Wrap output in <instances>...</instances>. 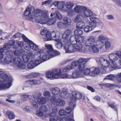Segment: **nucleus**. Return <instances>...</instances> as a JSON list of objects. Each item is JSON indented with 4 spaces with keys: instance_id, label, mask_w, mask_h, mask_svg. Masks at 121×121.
Here are the masks:
<instances>
[{
    "instance_id": "a211bd4d",
    "label": "nucleus",
    "mask_w": 121,
    "mask_h": 121,
    "mask_svg": "<svg viewBox=\"0 0 121 121\" xmlns=\"http://www.w3.org/2000/svg\"><path fill=\"white\" fill-rule=\"evenodd\" d=\"M118 51L116 52L115 53L110 54L108 56L109 60L113 61H117L118 59V57L121 59V57H120L118 54Z\"/></svg>"
},
{
    "instance_id": "dca6fc26",
    "label": "nucleus",
    "mask_w": 121,
    "mask_h": 121,
    "mask_svg": "<svg viewBox=\"0 0 121 121\" xmlns=\"http://www.w3.org/2000/svg\"><path fill=\"white\" fill-rule=\"evenodd\" d=\"M75 52H86L87 50L86 48L85 47H83L81 43H77L75 45Z\"/></svg>"
},
{
    "instance_id": "0eeeda50",
    "label": "nucleus",
    "mask_w": 121,
    "mask_h": 121,
    "mask_svg": "<svg viewBox=\"0 0 121 121\" xmlns=\"http://www.w3.org/2000/svg\"><path fill=\"white\" fill-rule=\"evenodd\" d=\"M65 44L64 48L66 53H73L75 52L74 44H69L67 41L65 42Z\"/></svg>"
},
{
    "instance_id": "7ed1b4c3",
    "label": "nucleus",
    "mask_w": 121,
    "mask_h": 121,
    "mask_svg": "<svg viewBox=\"0 0 121 121\" xmlns=\"http://www.w3.org/2000/svg\"><path fill=\"white\" fill-rule=\"evenodd\" d=\"M0 77L4 81H0V90L9 88L11 86L10 79L5 73L4 71L0 69Z\"/></svg>"
},
{
    "instance_id": "473e14b6",
    "label": "nucleus",
    "mask_w": 121,
    "mask_h": 121,
    "mask_svg": "<svg viewBox=\"0 0 121 121\" xmlns=\"http://www.w3.org/2000/svg\"><path fill=\"white\" fill-rule=\"evenodd\" d=\"M47 101V99L45 98L42 97L39 98L37 100L38 103L40 104H45Z\"/></svg>"
},
{
    "instance_id": "3c124183",
    "label": "nucleus",
    "mask_w": 121,
    "mask_h": 121,
    "mask_svg": "<svg viewBox=\"0 0 121 121\" xmlns=\"http://www.w3.org/2000/svg\"><path fill=\"white\" fill-rule=\"evenodd\" d=\"M30 103L35 108H37L38 107V105L36 101L34 99L31 100Z\"/></svg>"
},
{
    "instance_id": "f704fd0d",
    "label": "nucleus",
    "mask_w": 121,
    "mask_h": 121,
    "mask_svg": "<svg viewBox=\"0 0 121 121\" xmlns=\"http://www.w3.org/2000/svg\"><path fill=\"white\" fill-rule=\"evenodd\" d=\"M70 41L71 44H76L77 43V38L74 35L71 36L70 38Z\"/></svg>"
},
{
    "instance_id": "4468645a",
    "label": "nucleus",
    "mask_w": 121,
    "mask_h": 121,
    "mask_svg": "<svg viewBox=\"0 0 121 121\" xmlns=\"http://www.w3.org/2000/svg\"><path fill=\"white\" fill-rule=\"evenodd\" d=\"M57 69H55L52 70V72L50 71H48L46 73V76L48 78L52 77L53 78L57 79L58 77V75H57Z\"/></svg>"
},
{
    "instance_id": "4d7b16f0",
    "label": "nucleus",
    "mask_w": 121,
    "mask_h": 121,
    "mask_svg": "<svg viewBox=\"0 0 121 121\" xmlns=\"http://www.w3.org/2000/svg\"><path fill=\"white\" fill-rule=\"evenodd\" d=\"M39 110L44 112H46L48 111L47 108L45 105H43L41 106L39 108Z\"/></svg>"
},
{
    "instance_id": "ea45409f",
    "label": "nucleus",
    "mask_w": 121,
    "mask_h": 121,
    "mask_svg": "<svg viewBox=\"0 0 121 121\" xmlns=\"http://www.w3.org/2000/svg\"><path fill=\"white\" fill-rule=\"evenodd\" d=\"M58 99H57L56 97L54 96H52L50 98V101L52 104L57 105Z\"/></svg>"
},
{
    "instance_id": "cd10ccee",
    "label": "nucleus",
    "mask_w": 121,
    "mask_h": 121,
    "mask_svg": "<svg viewBox=\"0 0 121 121\" xmlns=\"http://www.w3.org/2000/svg\"><path fill=\"white\" fill-rule=\"evenodd\" d=\"M60 96L62 98L67 99L70 96V94L66 91H63L61 92L60 94Z\"/></svg>"
},
{
    "instance_id": "338daca9",
    "label": "nucleus",
    "mask_w": 121,
    "mask_h": 121,
    "mask_svg": "<svg viewBox=\"0 0 121 121\" xmlns=\"http://www.w3.org/2000/svg\"><path fill=\"white\" fill-rule=\"evenodd\" d=\"M42 95V93L40 92H37L33 96L35 99H37Z\"/></svg>"
},
{
    "instance_id": "bf43d9fd",
    "label": "nucleus",
    "mask_w": 121,
    "mask_h": 121,
    "mask_svg": "<svg viewBox=\"0 0 121 121\" xmlns=\"http://www.w3.org/2000/svg\"><path fill=\"white\" fill-rule=\"evenodd\" d=\"M71 100L72 101L70 102L69 103V107H71V108H72L73 109L74 107L76 106V105L75 103H73V102L72 101H73L74 102V101H73V99L71 98Z\"/></svg>"
},
{
    "instance_id": "e2e57ef3",
    "label": "nucleus",
    "mask_w": 121,
    "mask_h": 121,
    "mask_svg": "<svg viewBox=\"0 0 121 121\" xmlns=\"http://www.w3.org/2000/svg\"><path fill=\"white\" fill-rule=\"evenodd\" d=\"M58 101L57 105L64 106L65 104V101L62 99H59Z\"/></svg>"
},
{
    "instance_id": "6ab92c4d",
    "label": "nucleus",
    "mask_w": 121,
    "mask_h": 121,
    "mask_svg": "<svg viewBox=\"0 0 121 121\" xmlns=\"http://www.w3.org/2000/svg\"><path fill=\"white\" fill-rule=\"evenodd\" d=\"M81 72L77 70L74 71L73 72L72 75L71 76V78L74 79L82 77L83 76L81 73Z\"/></svg>"
},
{
    "instance_id": "13d9d810",
    "label": "nucleus",
    "mask_w": 121,
    "mask_h": 121,
    "mask_svg": "<svg viewBox=\"0 0 121 121\" xmlns=\"http://www.w3.org/2000/svg\"><path fill=\"white\" fill-rule=\"evenodd\" d=\"M59 114L61 116L65 115V117L67 118V119H68V117L67 116L66 112L64 109H61L60 110L59 112Z\"/></svg>"
},
{
    "instance_id": "603ef678",
    "label": "nucleus",
    "mask_w": 121,
    "mask_h": 121,
    "mask_svg": "<svg viewBox=\"0 0 121 121\" xmlns=\"http://www.w3.org/2000/svg\"><path fill=\"white\" fill-rule=\"evenodd\" d=\"M111 43L108 40L105 42V47L106 49H109L111 47Z\"/></svg>"
},
{
    "instance_id": "a18cd8bd",
    "label": "nucleus",
    "mask_w": 121,
    "mask_h": 121,
    "mask_svg": "<svg viewBox=\"0 0 121 121\" xmlns=\"http://www.w3.org/2000/svg\"><path fill=\"white\" fill-rule=\"evenodd\" d=\"M27 66L28 68L30 69H32L35 68V66L34 62L32 60L30 61L27 64Z\"/></svg>"
},
{
    "instance_id": "5fc2aeb1",
    "label": "nucleus",
    "mask_w": 121,
    "mask_h": 121,
    "mask_svg": "<svg viewBox=\"0 0 121 121\" xmlns=\"http://www.w3.org/2000/svg\"><path fill=\"white\" fill-rule=\"evenodd\" d=\"M84 30L85 32H89L92 30V27L89 26H86L84 28Z\"/></svg>"
},
{
    "instance_id": "f03ea898",
    "label": "nucleus",
    "mask_w": 121,
    "mask_h": 121,
    "mask_svg": "<svg viewBox=\"0 0 121 121\" xmlns=\"http://www.w3.org/2000/svg\"><path fill=\"white\" fill-rule=\"evenodd\" d=\"M42 11L36 9H35L34 7H28L25 10L23 14L26 19L32 22L34 19L35 16L40 14Z\"/></svg>"
},
{
    "instance_id": "0e129e2a",
    "label": "nucleus",
    "mask_w": 121,
    "mask_h": 121,
    "mask_svg": "<svg viewBox=\"0 0 121 121\" xmlns=\"http://www.w3.org/2000/svg\"><path fill=\"white\" fill-rule=\"evenodd\" d=\"M81 17H82L81 16V14L78 15L74 20V22H77L81 20Z\"/></svg>"
},
{
    "instance_id": "2eb2a0df",
    "label": "nucleus",
    "mask_w": 121,
    "mask_h": 121,
    "mask_svg": "<svg viewBox=\"0 0 121 121\" xmlns=\"http://www.w3.org/2000/svg\"><path fill=\"white\" fill-rule=\"evenodd\" d=\"M65 2L63 1L56 0L53 2V4L55 6L57 7V9L59 10H63L64 8L65 4Z\"/></svg>"
},
{
    "instance_id": "f257e3e1",
    "label": "nucleus",
    "mask_w": 121,
    "mask_h": 121,
    "mask_svg": "<svg viewBox=\"0 0 121 121\" xmlns=\"http://www.w3.org/2000/svg\"><path fill=\"white\" fill-rule=\"evenodd\" d=\"M85 45L86 46L90 47L89 48L88 50L90 52L97 53L99 51V49H101L104 47V45L101 44L99 45L97 43L95 37L90 36L86 41Z\"/></svg>"
},
{
    "instance_id": "4be33fe9",
    "label": "nucleus",
    "mask_w": 121,
    "mask_h": 121,
    "mask_svg": "<svg viewBox=\"0 0 121 121\" xmlns=\"http://www.w3.org/2000/svg\"><path fill=\"white\" fill-rule=\"evenodd\" d=\"M41 16L43 21L45 22L46 24L47 20L49 18L47 11L45 10H42L41 12Z\"/></svg>"
},
{
    "instance_id": "052dcab7",
    "label": "nucleus",
    "mask_w": 121,
    "mask_h": 121,
    "mask_svg": "<svg viewBox=\"0 0 121 121\" xmlns=\"http://www.w3.org/2000/svg\"><path fill=\"white\" fill-rule=\"evenodd\" d=\"M110 64L109 61L106 60L102 64L101 66L104 67H107Z\"/></svg>"
},
{
    "instance_id": "c03bdc74",
    "label": "nucleus",
    "mask_w": 121,
    "mask_h": 121,
    "mask_svg": "<svg viewBox=\"0 0 121 121\" xmlns=\"http://www.w3.org/2000/svg\"><path fill=\"white\" fill-rule=\"evenodd\" d=\"M31 49L35 51L38 50L39 49V46L38 45L34 43L33 42L31 41Z\"/></svg>"
},
{
    "instance_id": "7c9ffc66",
    "label": "nucleus",
    "mask_w": 121,
    "mask_h": 121,
    "mask_svg": "<svg viewBox=\"0 0 121 121\" xmlns=\"http://www.w3.org/2000/svg\"><path fill=\"white\" fill-rule=\"evenodd\" d=\"M35 20L36 22H38L42 24H45V22L43 21L41 16L39 15L36 16L35 17Z\"/></svg>"
},
{
    "instance_id": "9b49d317",
    "label": "nucleus",
    "mask_w": 121,
    "mask_h": 121,
    "mask_svg": "<svg viewBox=\"0 0 121 121\" xmlns=\"http://www.w3.org/2000/svg\"><path fill=\"white\" fill-rule=\"evenodd\" d=\"M60 36L59 34L58 36H56V38H54V39H55L54 40L56 42L55 44V46L56 48L59 49H61L63 47H64V46H65V42L67 41H64V44H63L62 43L61 39L60 38Z\"/></svg>"
},
{
    "instance_id": "423d86ee",
    "label": "nucleus",
    "mask_w": 121,
    "mask_h": 121,
    "mask_svg": "<svg viewBox=\"0 0 121 121\" xmlns=\"http://www.w3.org/2000/svg\"><path fill=\"white\" fill-rule=\"evenodd\" d=\"M59 34V33L58 32L56 33L55 31H53L50 33L48 31L46 34L43 36V37L45 39V41L52 40H54L55 39H54V38H56V36H58Z\"/></svg>"
},
{
    "instance_id": "4c0bfd02",
    "label": "nucleus",
    "mask_w": 121,
    "mask_h": 121,
    "mask_svg": "<svg viewBox=\"0 0 121 121\" xmlns=\"http://www.w3.org/2000/svg\"><path fill=\"white\" fill-rule=\"evenodd\" d=\"M81 59V58H79L78 60H75L73 61L71 64V67L73 68V69L74 67H76L78 65V66L80 60Z\"/></svg>"
},
{
    "instance_id": "680f3d73",
    "label": "nucleus",
    "mask_w": 121,
    "mask_h": 121,
    "mask_svg": "<svg viewBox=\"0 0 121 121\" xmlns=\"http://www.w3.org/2000/svg\"><path fill=\"white\" fill-rule=\"evenodd\" d=\"M108 106L111 108L114 109V110L117 112L118 110L116 106L113 104L108 103Z\"/></svg>"
},
{
    "instance_id": "c85d7f7f",
    "label": "nucleus",
    "mask_w": 121,
    "mask_h": 121,
    "mask_svg": "<svg viewBox=\"0 0 121 121\" xmlns=\"http://www.w3.org/2000/svg\"><path fill=\"white\" fill-rule=\"evenodd\" d=\"M6 114L9 118L10 120L14 119L15 117V116L14 113L12 111L9 110L6 112Z\"/></svg>"
},
{
    "instance_id": "20e7f679",
    "label": "nucleus",
    "mask_w": 121,
    "mask_h": 121,
    "mask_svg": "<svg viewBox=\"0 0 121 121\" xmlns=\"http://www.w3.org/2000/svg\"><path fill=\"white\" fill-rule=\"evenodd\" d=\"M73 9L75 12L81 13V16L83 18L89 17L93 15L91 10L85 7L77 5L74 7Z\"/></svg>"
},
{
    "instance_id": "5701e85b",
    "label": "nucleus",
    "mask_w": 121,
    "mask_h": 121,
    "mask_svg": "<svg viewBox=\"0 0 121 121\" xmlns=\"http://www.w3.org/2000/svg\"><path fill=\"white\" fill-rule=\"evenodd\" d=\"M50 90L52 94L54 95L59 94L60 92L59 88L56 86L51 88Z\"/></svg>"
},
{
    "instance_id": "39448f33",
    "label": "nucleus",
    "mask_w": 121,
    "mask_h": 121,
    "mask_svg": "<svg viewBox=\"0 0 121 121\" xmlns=\"http://www.w3.org/2000/svg\"><path fill=\"white\" fill-rule=\"evenodd\" d=\"M45 46L47 49V52L51 57H53L60 55L59 52L54 50L52 45L47 44L45 45Z\"/></svg>"
},
{
    "instance_id": "37998d69",
    "label": "nucleus",
    "mask_w": 121,
    "mask_h": 121,
    "mask_svg": "<svg viewBox=\"0 0 121 121\" xmlns=\"http://www.w3.org/2000/svg\"><path fill=\"white\" fill-rule=\"evenodd\" d=\"M22 59L24 63H27L29 60V56L26 54H23L22 55Z\"/></svg>"
},
{
    "instance_id": "a878e982",
    "label": "nucleus",
    "mask_w": 121,
    "mask_h": 121,
    "mask_svg": "<svg viewBox=\"0 0 121 121\" xmlns=\"http://www.w3.org/2000/svg\"><path fill=\"white\" fill-rule=\"evenodd\" d=\"M74 5V3L71 1H69L66 3L65 4V7L66 9H73V8Z\"/></svg>"
},
{
    "instance_id": "1a4fd4ad",
    "label": "nucleus",
    "mask_w": 121,
    "mask_h": 121,
    "mask_svg": "<svg viewBox=\"0 0 121 121\" xmlns=\"http://www.w3.org/2000/svg\"><path fill=\"white\" fill-rule=\"evenodd\" d=\"M13 60L15 65L18 68L22 69H24L26 68V65L23 63L21 59L20 58L16 57Z\"/></svg>"
},
{
    "instance_id": "79ce46f5",
    "label": "nucleus",
    "mask_w": 121,
    "mask_h": 121,
    "mask_svg": "<svg viewBox=\"0 0 121 121\" xmlns=\"http://www.w3.org/2000/svg\"><path fill=\"white\" fill-rule=\"evenodd\" d=\"M116 77L115 74H110L104 78V80H108L112 81L114 79V78Z\"/></svg>"
},
{
    "instance_id": "ddd939ff",
    "label": "nucleus",
    "mask_w": 121,
    "mask_h": 121,
    "mask_svg": "<svg viewBox=\"0 0 121 121\" xmlns=\"http://www.w3.org/2000/svg\"><path fill=\"white\" fill-rule=\"evenodd\" d=\"M40 82V81L38 79L30 80L26 81L25 82V84L23 89H26V88L29 86L30 85H38L39 84Z\"/></svg>"
},
{
    "instance_id": "a19ab883",
    "label": "nucleus",
    "mask_w": 121,
    "mask_h": 121,
    "mask_svg": "<svg viewBox=\"0 0 121 121\" xmlns=\"http://www.w3.org/2000/svg\"><path fill=\"white\" fill-rule=\"evenodd\" d=\"M98 39L99 41L101 42L104 45V41H106L108 40V38L106 36L102 35H100L98 37Z\"/></svg>"
},
{
    "instance_id": "393cba45",
    "label": "nucleus",
    "mask_w": 121,
    "mask_h": 121,
    "mask_svg": "<svg viewBox=\"0 0 121 121\" xmlns=\"http://www.w3.org/2000/svg\"><path fill=\"white\" fill-rule=\"evenodd\" d=\"M63 11L67 12L68 15L69 17H72L75 15L73 9H63Z\"/></svg>"
},
{
    "instance_id": "bb28decb",
    "label": "nucleus",
    "mask_w": 121,
    "mask_h": 121,
    "mask_svg": "<svg viewBox=\"0 0 121 121\" xmlns=\"http://www.w3.org/2000/svg\"><path fill=\"white\" fill-rule=\"evenodd\" d=\"M71 34L72 31L70 30L69 29L66 30L64 32L62 38L64 39H65L68 38Z\"/></svg>"
},
{
    "instance_id": "c756f323",
    "label": "nucleus",
    "mask_w": 121,
    "mask_h": 121,
    "mask_svg": "<svg viewBox=\"0 0 121 121\" xmlns=\"http://www.w3.org/2000/svg\"><path fill=\"white\" fill-rule=\"evenodd\" d=\"M56 18L53 17L50 18L47 20L46 23L48 25H51L54 24L56 21Z\"/></svg>"
},
{
    "instance_id": "69168bd1",
    "label": "nucleus",
    "mask_w": 121,
    "mask_h": 121,
    "mask_svg": "<svg viewBox=\"0 0 121 121\" xmlns=\"http://www.w3.org/2000/svg\"><path fill=\"white\" fill-rule=\"evenodd\" d=\"M55 15H56V17L59 20H61L62 18V16L58 11H56L53 13Z\"/></svg>"
},
{
    "instance_id": "774afa93",
    "label": "nucleus",
    "mask_w": 121,
    "mask_h": 121,
    "mask_svg": "<svg viewBox=\"0 0 121 121\" xmlns=\"http://www.w3.org/2000/svg\"><path fill=\"white\" fill-rule=\"evenodd\" d=\"M37 59L35 60L34 62L35 66H37L42 62V60H41V59H38L37 57Z\"/></svg>"
},
{
    "instance_id": "f8f14e48",
    "label": "nucleus",
    "mask_w": 121,
    "mask_h": 121,
    "mask_svg": "<svg viewBox=\"0 0 121 121\" xmlns=\"http://www.w3.org/2000/svg\"><path fill=\"white\" fill-rule=\"evenodd\" d=\"M39 53L40 55H38L37 58L38 59L42 60V62L48 60L51 57H52L50 56H49L48 55H42L44 53V50L43 49H41L39 50Z\"/></svg>"
},
{
    "instance_id": "de8ad7c7",
    "label": "nucleus",
    "mask_w": 121,
    "mask_h": 121,
    "mask_svg": "<svg viewBox=\"0 0 121 121\" xmlns=\"http://www.w3.org/2000/svg\"><path fill=\"white\" fill-rule=\"evenodd\" d=\"M84 41V37L83 36H79L77 38V43H81Z\"/></svg>"
},
{
    "instance_id": "e433bc0d",
    "label": "nucleus",
    "mask_w": 121,
    "mask_h": 121,
    "mask_svg": "<svg viewBox=\"0 0 121 121\" xmlns=\"http://www.w3.org/2000/svg\"><path fill=\"white\" fill-rule=\"evenodd\" d=\"M4 62L6 64H9L12 62V58L10 57L6 56L4 58Z\"/></svg>"
},
{
    "instance_id": "58836bf2",
    "label": "nucleus",
    "mask_w": 121,
    "mask_h": 121,
    "mask_svg": "<svg viewBox=\"0 0 121 121\" xmlns=\"http://www.w3.org/2000/svg\"><path fill=\"white\" fill-rule=\"evenodd\" d=\"M28 55L29 56V57H30L32 58L35 57H38V55H40L39 53V50L38 52H35L34 54L32 52H30L28 53Z\"/></svg>"
},
{
    "instance_id": "09e8293b",
    "label": "nucleus",
    "mask_w": 121,
    "mask_h": 121,
    "mask_svg": "<svg viewBox=\"0 0 121 121\" xmlns=\"http://www.w3.org/2000/svg\"><path fill=\"white\" fill-rule=\"evenodd\" d=\"M98 23H99V25L100 26L99 27H97V29L98 30H99L94 31V33H96L98 32L100 33L101 32V30L102 29V26L103 25V24L100 21Z\"/></svg>"
},
{
    "instance_id": "f3484780",
    "label": "nucleus",
    "mask_w": 121,
    "mask_h": 121,
    "mask_svg": "<svg viewBox=\"0 0 121 121\" xmlns=\"http://www.w3.org/2000/svg\"><path fill=\"white\" fill-rule=\"evenodd\" d=\"M57 75H58V77L57 78H62L65 79L71 78V75L68 74L67 73L61 74L62 71L60 70H58L57 69Z\"/></svg>"
},
{
    "instance_id": "412c9836",
    "label": "nucleus",
    "mask_w": 121,
    "mask_h": 121,
    "mask_svg": "<svg viewBox=\"0 0 121 121\" xmlns=\"http://www.w3.org/2000/svg\"><path fill=\"white\" fill-rule=\"evenodd\" d=\"M63 24L65 26H70L71 25L72 21L71 19L69 17H65L63 18Z\"/></svg>"
},
{
    "instance_id": "aec40b11",
    "label": "nucleus",
    "mask_w": 121,
    "mask_h": 121,
    "mask_svg": "<svg viewBox=\"0 0 121 121\" xmlns=\"http://www.w3.org/2000/svg\"><path fill=\"white\" fill-rule=\"evenodd\" d=\"M72 94L73 98L74 101H75L76 99H80L82 97V94L79 92L76 91H73L72 93Z\"/></svg>"
},
{
    "instance_id": "b1692460",
    "label": "nucleus",
    "mask_w": 121,
    "mask_h": 121,
    "mask_svg": "<svg viewBox=\"0 0 121 121\" xmlns=\"http://www.w3.org/2000/svg\"><path fill=\"white\" fill-rule=\"evenodd\" d=\"M100 72V69L98 68H95L90 73V76L94 77L98 74Z\"/></svg>"
},
{
    "instance_id": "c9c22d12",
    "label": "nucleus",
    "mask_w": 121,
    "mask_h": 121,
    "mask_svg": "<svg viewBox=\"0 0 121 121\" xmlns=\"http://www.w3.org/2000/svg\"><path fill=\"white\" fill-rule=\"evenodd\" d=\"M31 41H29L28 42H26L24 44V48L28 51H29L31 49Z\"/></svg>"
},
{
    "instance_id": "6e6d98bb",
    "label": "nucleus",
    "mask_w": 121,
    "mask_h": 121,
    "mask_svg": "<svg viewBox=\"0 0 121 121\" xmlns=\"http://www.w3.org/2000/svg\"><path fill=\"white\" fill-rule=\"evenodd\" d=\"M43 95L46 98H48L50 97L51 95L50 92L47 91H44L43 93Z\"/></svg>"
},
{
    "instance_id": "9d476101",
    "label": "nucleus",
    "mask_w": 121,
    "mask_h": 121,
    "mask_svg": "<svg viewBox=\"0 0 121 121\" xmlns=\"http://www.w3.org/2000/svg\"><path fill=\"white\" fill-rule=\"evenodd\" d=\"M89 59L81 58V59L79 60V65L78 66V69L81 72H82L84 70L86 65V63Z\"/></svg>"
},
{
    "instance_id": "6e6552de",
    "label": "nucleus",
    "mask_w": 121,
    "mask_h": 121,
    "mask_svg": "<svg viewBox=\"0 0 121 121\" xmlns=\"http://www.w3.org/2000/svg\"><path fill=\"white\" fill-rule=\"evenodd\" d=\"M72 108L71 107H67L65 109V112L68 117V119L66 117H65L61 119L60 121H74L73 119H72V117L73 116V115L70 114H69L72 111Z\"/></svg>"
},
{
    "instance_id": "49530a36",
    "label": "nucleus",
    "mask_w": 121,
    "mask_h": 121,
    "mask_svg": "<svg viewBox=\"0 0 121 121\" xmlns=\"http://www.w3.org/2000/svg\"><path fill=\"white\" fill-rule=\"evenodd\" d=\"M93 15L90 16V20L92 22H93L95 23H98L99 22H100V20L98 18L92 16L91 17V16H94V14L93 13Z\"/></svg>"
},
{
    "instance_id": "2f4dec72",
    "label": "nucleus",
    "mask_w": 121,
    "mask_h": 121,
    "mask_svg": "<svg viewBox=\"0 0 121 121\" xmlns=\"http://www.w3.org/2000/svg\"><path fill=\"white\" fill-rule=\"evenodd\" d=\"M85 26V23L81 21L77 22L76 25V27L77 29H82L84 28Z\"/></svg>"
},
{
    "instance_id": "864d4df0",
    "label": "nucleus",
    "mask_w": 121,
    "mask_h": 121,
    "mask_svg": "<svg viewBox=\"0 0 121 121\" xmlns=\"http://www.w3.org/2000/svg\"><path fill=\"white\" fill-rule=\"evenodd\" d=\"M106 60L103 57H101L100 58H98L96 60L98 63L100 64L101 65Z\"/></svg>"
},
{
    "instance_id": "72a5a7b5",
    "label": "nucleus",
    "mask_w": 121,
    "mask_h": 121,
    "mask_svg": "<svg viewBox=\"0 0 121 121\" xmlns=\"http://www.w3.org/2000/svg\"><path fill=\"white\" fill-rule=\"evenodd\" d=\"M57 108L56 107H53L52 109V112L50 114L51 117H54L56 116L57 115Z\"/></svg>"
},
{
    "instance_id": "8fccbe9b",
    "label": "nucleus",
    "mask_w": 121,
    "mask_h": 121,
    "mask_svg": "<svg viewBox=\"0 0 121 121\" xmlns=\"http://www.w3.org/2000/svg\"><path fill=\"white\" fill-rule=\"evenodd\" d=\"M80 29L76 30L74 31V33L75 35L80 36L83 34V32L82 30Z\"/></svg>"
}]
</instances>
